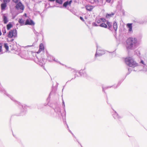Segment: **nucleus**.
<instances>
[{
    "label": "nucleus",
    "mask_w": 147,
    "mask_h": 147,
    "mask_svg": "<svg viewBox=\"0 0 147 147\" xmlns=\"http://www.w3.org/2000/svg\"><path fill=\"white\" fill-rule=\"evenodd\" d=\"M126 48L128 51L134 50L139 45L138 40L136 38L129 37L126 40Z\"/></svg>",
    "instance_id": "1"
},
{
    "label": "nucleus",
    "mask_w": 147,
    "mask_h": 147,
    "mask_svg": "<svg viewBox=\"0 0 147 147\" xmlns=\"http://www.w3.org/2000/svg\"><path fill=\"white\" fill-rule=\"evenodd\" d=\"M125 62L127 65L130 67H134L139 66L138 64L131 57L126 58L125 59Z\"/></svg>",
    "instance_id": "2"
},
{
    "label": "nucleus",
    "mask_w": 147,
    "mask_h": 147,
    "mask_svg": "<svg viewBox=\"0 0 147 147\" xmlns=\"http://www.w3.org/2000/svg\"><path fill=\"white\" fill-rule=\"evenodd\" d=\"M55 111L56 113L57 116L61 118V117L63 119V117L64 118H65V111L64 109V114L63 115L61 112V109L60 107L59 106L56 107L55 109Z\"/></svg>",
    "instance_id": "3"
},
{
    "label": "nucleus",
    "mask_w": 147,
    "mask_h": 147,
    "mask_svg": "<svg viewBox=\"0 0 147 147\" xmlns=\"http://www.w3.org/2000/svg\"><path fill=\"white\" fill-rule=\"evenodd\" d=\"M0 91L2 92L4 94H6V95L9 97L12 100L16 102V103L18 105H20V102L16 100L11 95L8 94L7 93H6L5 91L2 88L1 85H0Z\"/></svg>",
    "instance_id": "4"
},
{
    "label": "nucleus",
    "mask_w": 147,
    "mask_h": 147,
    "mask_svg": "<svg viewBox=\"0 0 147 147\" xmlns=\"http://www.w3.org/2000/svg\"><path fill=\"white\" fill-rule=\"evenodd\" d=\"M17 35V30L16 29L11 30L9 32L8 37L9 38H15Z\"/></svg>",
    "instance_id": "5"
},
{
    "label": "nucleus",
    "mask_w": 147,
    "mask_h": 147,
    "mask_svg": "<svg viewBox=\"0 0 147 147\" xmlns=\"http://www.w3.org/2000/svg\"><path fill=\"white\" fill-rule=\"evenodd\" d=\"M97 49L96 53L95 54V57H96L97 56H99L105 53V51L100 49V47H98L97 46Z\"/></svg>",
    "instance_id": "6"
},
{
    "label": "nucleus",
    "mask_w": 147,
    "mask_h": 147,
    "mask_svg": "<svg viewBox=\"0 0 147 147\" xmlns=\"http://www.w3.org/2000/svg\"><path fill=\"white\" fill-rule=\"evenodd\" d=\"M140 66L142 67L141 70L147 72V65L145 62L142 60H141L140 62Z\"/></svg>",
    "instance_id": "7"
},
{
    "label": "nucleus",
    "mask_w": 147,
    "mask_h": 147,
    "mask_svg": "<svg viewBox=\"0 0 147 147\" xmlns=\"http://www.w3.org/2000/svg\"><path fill=\"white\" fill-rule=\"evenodd\" d=\"M47 59L49 61H54L55 62L59 63L60 64H62L59 62L58 61L57 59H56L53 56H52L48 55H47Z\"/></svg>",
    "instance_id": "8"
},
{
    "label": "nucleus",
    "mask_w": 147,
    "mask_h": 147,
    "mask_svg": "<svg viewBox=\"0 0 147 147\" xmlns=\"http://www.w3.org/2000/svg\"><path fill=\"white\" fill-rule=\"evenodd\" d=\"M113 112L112 116L115 119H119L122 118V117L119 116L115 111L113 109Z\"/></svg>",
    "instance_id": "9"
},
{
    "label": "nucleus",
    "mask_w": 147,
    "mask_h": 147,
    "mask_svg": "<svg viewBox=\"0 0 147 147\" xmlns=\"http://www.w3.org/2000/svg\"><path fill=\"white\" fill-rule=\"evenodd\" d=\"M16 8L18 10L20 9L23 10L24 9V6L21 2H20L17 3L16 6Z\"/></svg>",
    "instance_id": "10"
},
{
    "label": "nucleus",
    "mask_w": 147,
    "mask_h": 147,
    "mask_svg": "<svg viewBox=\"0 0 147 147\" xmlns=\"http://www.w3.org/2000/svg\"><path fill=\"white\" fill-rule=\"evenodd\" d=\"M85 68L83 70H81L78 72L79 74L81 76L86 77L87 76V74L85 71Z\"/></svg>",
    "instance_id": "11"
},
{
    "label": "nucleus",
    "mask_w": 147,
    "mask_h": 147,
    "mask_svg": "<svg viewBox=\"0 0 147 147\" xmlns=\"http://www.w3.org/2000/svg\"><path fill=\"white\" fill-rule=\"evenodd\" d=\"M34 22L31 20L27 19L26 20L25 25H34Z\"/></svg>",
    "instance_id": "12"
},
{
    "label": "nucleus",
    "mask_w": 147,
    "mask_h": 147,
    "mask_svg": "<svg viewBox=\"0 0 147 147\" xmlns=\"http://www.w3.org/2000/svg\"><path fill=\"white\" fill-rule=\"evenodd\" d=\"M44 51V48L43 45L42 44H40L39 45V49L37 52L38 53H40L41 51Z\"/></svg>",
    "instance_id": "13"
},
{
    "label": "nucleus",
    "mask_w": 147,
    "mask_h": 147,
    "mask_svg": "<svg viewBox=\"0 0 147 147\" xmlns=\"http://www.w3.org/2000/svg\"><path fill=\"white\" fill-rule=\"evenodd\" d=\"M86 10L89 11H91L94 8V6L92 5H87L85 6Z\"/></svg>",
    "instance_id": "14"
},
{
    "label": "nucleus",
    "mask_w": 147,
    "mask_h": 147,
    "mask_svg": "<svg viewBox=\"0 0 147 147\" xmlns=\"http://www.w3.org/2000/svg\"><path fill=\"white\" fill-rule=\"evenodd\" d=\"M7 3H3L1 5V7L2 10H4L7 6Z\"/></svg>",
    "instance_id": "15"
},
{
    "label": "nucleus",
    "mask_w": 147,
    "mask_h": 147,
    "mask_svg": "<svg viewBox=\"0 0 147 147\" xmlns=\"http://www.w3.org/2000/svg\"><path fill=\"white\" fill-rule=\"evenodd\" d=\"M113 28L115 31H117V22H114L113 23Z\"/></svg>",
    "instance_id": "16"
},
{
    "label": "nucleus",
    "mask_w": 147,
    "mask_h": 147,
    "mask_svg": "<svg viewBox=\"0 0 147 147\" xmlns=\"http://www.w3.org/2000/svg\"><path fill=\"white\" fill-rule=\"evenodd\" d=\"M129 28L128 31L129 32L132 31V26L131 24H128L127 25Z\"/></svg>",
    "instance_id": "17"
},
{
    "label": "nucleus",
    "mask_w": 147,
    "mask_h": 147,
    "mask_svg": "<svg viewBox=\"0 0 147 147\" xmlns=\"http://www.w3.org/2000/svg\"><path fill=\"white\" fill-rule=\"evenodd\" d=\"M3 18L4 23V24H6L8 21L7 17L4 15L3 17Z\"/></svg>",
    "instance_id": "18"
},
{
    "label": "nucleus",
    "mask_w": 147,
    "mask_h": 147,
    "mask_svg": "<svg viewBox=\"0 0 147 147\" xmlns=\"http://www.w3.org/2000/svg\"><path fill=\"white\" fill-rule=\"evenodd\" d=\"M114 13H111L110 14H107L106 15V17L107 18H109L111 17H112Z\"/></svg>",
    "instance_id": "19"
},
{
    "label": "nucleus",
    "mask_w": 147,
    "mask_h": 147,
    "mask_svg": "<svg viewBox=\"0 0 147 147\" xmlns=\"http://www.w3.org/2000/svg\"><path fill=\"white\" fill-rule=\"evenodd\" d=\"M12 26H13L12 24L10 23H9V24L7 25V30H9Z\"/></svg>",
    "instance_id": "20"
},
{
    "label": "nucleus",
    "mask_w": 147,
    "mask_h": 147,
    "mask_svg": "<svg viewBox=\"0 0 147 147\" xmlns=\"http://www.w3.org/2000/svg\"><path fill=\"white\" fill-rule=\"evenodd\" d=\"M107 24L108 25V26L109 29L110 30H111V28L112 26L111 23L107 21Z\"/></svg>",
    "instance_id": "21"
},
{
    "label": "nucleus",
    "mask_w": 147,
    "mask_h": 147,
    "mask_svg": "<svg viewBox=\"0 0 147 147\" xmlns=\"http://www.w3.org/2000/svg\"><path fill=\"white\" fill-rule=\"evenodd\" d=\"M99 26L101 27H104L105 28H107V24L103 23H102V24H100Z\"/></svg>",
    "instance_id": "22"
},
{
    "label": "nucleus",
    "mask_w": 147,
    "mask_h": 147,
    "mask_svg": "<svg viewBox=\"0 0 147 147\" xmlns=\"http://www.w3.org/2000/svg\"><path fill=\"white\" fill-rule=\"evenodd\" d=\"M4 47L6 49V50L7 51L9 50V46L6 43H4Z\"/></svg>",
    "instance_id": "23"
},
{
    "label": "nucleus",
    "mask_w": 147,
    "mask_h": 147,
    "mask_svg": "<svg viewBox=\"0 0 147 147\" xmlns=\"http://www.w3.org/2000/svg\"><path fill=\"white\" fill-rule=\"evenodd\" d=\"M113 86H106V87H104V88L103 87L102 88V90L103 91H105V90L108 89L109 88H111V87H112Z\"/></svg>",
    "instance_id": "24"
},
{
    "label": "nucleus",
    "mask_w": 147,
    "mask_h": 147,
    "mask_svg": "<svg viewBox=\"0 0 147 147\" xmlns=\"http://www.w3.org/2000/svg\"><path fill=\"white\" fill-rule=\"evenodd\" d=\"M68 5H69L68 3V1H67L65 2L63 4V7H66Z\"/></svg>",
    "instance_id": "25"
},
{
    "label": "nucleus",
    "mask_w": 147,
    "mask_h": 147,
    "mask_svg": "<svg viewBox=\"0 0 147 147\" xmlns=\"http://www.w3.org/2000/svg\"><path fill=\"white\" fill-rule=\"evenodd\" d=\"M56 1L57 3L61 4H62L63 3L62 0H56Z\"/></svg>",
    "instance_id": "26"
},
{
    "label": "nucleus",
    "mask_w": 147,
    "mask_h": 147,
    "mask_svg": "<svg viewBox=\"0 0 147 147\" xmlns=\"http://www.w3.org/2000/svg\"><path fill=\"white\" fill-rule=\"evenodd\" d=\"M19 22L21 24H23L24 23V21L22 19H20L19 20Z\"/></svg>",
    "instance_id": "27"
},
{
    "label": "nucleus",
    "mask_w": 147,
    "mask_h": 147,
    "mask_svg": "<svg viewBox=\"0 0 147 147\" xmlns=\"http://www.w3.org/2000/svg\"><path fill=\"white\" fill-rule=\"evenodd\" d=\"M101 22V18L100 19L96 21V22L98 24H99Z\"/></svg>",
    "instance_id": "28"
},
{
    "label": "nucleus",
    "mask_w": 147,
    "mask_h": 147,
    "mask_svg": "<svg viewBox=\"0 0 147 147\" xmlns=\"http://www.w3.org/2000/svg\"><path fill=\"white\" fill-rule=\"evenodd\" d=\"M2 32L3 33V35L6 33V30L5 28H3L2 30Z\"/></svg>",
    "instance_id": "29"
},
{
    "label": "nucleus",
    "mask_w": 147,
    "mask_h": 147,
    "mask_svg": "<svg viewBox=\"0 0 147 147\" xmlns=\"http://www.w3.org/2000/svg\"><path fill=\"white\" fill-rule=\"evenodd\" d=\"M10 0H3V3H8L10 1Z\"/></svg>",
    "instance_id": "30"
},
{
    "label": "nucleus",
    "mask_w": 147,
    "mask_h": 147,
    "mask_svg": "<svg viewBox=\"0 0 147 147\" xmlns=\"http://www.w3.org/2000/svg\"><path fill=\"white\" fill-rule=\"evenodd\" d=\"M22 108L24 109V110L26 109L27 107L25 105H22Z\"/></svg>",
    "instance_id": "31"
},
{
    "label": "nucleus",
    "mask_w": 147,
    "mask_h": 147,
    "mask_svg": "<svg viewBox=\"0 0 147 147\" xmlns=\"http://www.w3.org/2000/svg\"><path fill=\"white\" fill-rule=\"evenodd\" d=\"M13 1L16 3H18L19 2L18 0H13Z\"/></svg>",
    "instance_id": "32"
},
{
    "label": "nucleus",
    "mask_w": 147,
    "mask_h": 147,
    "mask_svg": "<svg viewBox=\"0 0 147 147\" xmlns=\"http://www.w3.org/2000/svg\"><path fill=\"white\" fill-rule=\"evenodd\" d=\"M101 22H105L106 21L105 19H104V18H101Z\"/></svg>",
    "instance_id": "33"
},
{
    "label": "nucleus",
    "mask_w": 147,
    "mask_h": 147,
    "mask_svg": "<svg viewBox=\"0 0 147 147\" xmlns=\"http://www.w3.org/2000/svg\"><path fill=\"white\" fill-rule=\"evenodd\" d=\"M2 45L1 44H0V52H1L2 51Z\"/></svg>",
    "instance_id": "34"
},
{
    "label": "nucleus",
    "mask_w": 147,
    "mask_h": 147,
    "mask_svg": "<svg viewBox=\"0 0 147 147\" xmlns=\"http://www.w3.org/2000/svg\"><path fill=\"white\" fill-rule=\"evenodd\" d=\"M50 97V95H49V96L48 97V98L47 99V101L48 102H49V101Z\"/></svg>",
    "instance_id": "35"
},
{
    "label": "nucleus",
    "mask_w": 147,
    "mask_h": 147,
    "mask_svg": "<svg viewBox=\"0 0 147 147\" xmlns=\"http://www.w3.org/2000/svg\"><path fill=\"white\" fill-rule=\"evenodd\" d=\"M80 19L83 22L84 21V20L83 18L82 17H80Z\"/></svg>",
    "instance_id": "36"
},
{
    "label": "nucleus",
    "mask_w": 147,
    "mask_h": 147,
    "mask_svg": "<svg viewBox=\"0 0 147 147\" xmlns=\"http://www.w3.org/2000/svg\"><path fill=\"white\" fill-rule=\"evenodd\" d=\"M73 72L76 74L78 72L77 71L74 69H73Z\"/></svg>",
    "instance_id": "37"
},
{
    "label": "nucleus",
    "mask_w": 147,
    "mask_h": 147,
    "mask_svg": "<svg viewBox=\"0 0 147 147\" xmlns=\"http://www.w3.org/2000/svg\"><path fill=\"white\" fill-rule=\"evenodd\" d=\"M93 25L94 26H97L98 25L95 23H93Z\"/></svg>",
    "instance_id": "38"
},
{
    "label": "nucleus",
    "mask_w": 147,
    "mask_h": 147,
    "mask_svg": "<svg viewBox=\"0 0 147 147\" xmlns=\"http://www.w3.org/2000/svg\"><path fill=\"white\" fill-rule=\"evenodd\" d=\"M72 0H70L69 1H68V3L69 5H70V4H71L72 3Z\"/></svg>",
    "instance_id": "39"
},
{
    "label": "nucleus",
    "mask_w": 147,
    "mask_h": 147,
    "mask_svg": "<svg viewBox=\"0 0 147 147\" xmlns=\"http://www.w3.org/2000/svg\"><path fill=\"white\" fill-rule=\"evenodd\" d=\"M138 53L137 54V55L138 56H140V52L139 51H138Z\"/></svg>",
    "instance_id": "40"
},
{
    "label": "nucleus",
    "mask_w": 147,
    "mask_h": 147,
    "mask_svg": "<svg viewBox=\"0 0 147 147\" xmlns=\"http://www.w3.org/2000/svg\"><path fill=\"white\" fill-rule=\"evenodd\" d=\"M45 64V63L44 62L42 63V64H40V65L41 66H43V65Z\"/></svg>",
    "instance_id": "41"
},
{
    "label": "nucleus",
    "mask_w": 147,
    "mask_h": 147,
    "mask_svg": "<svg viewBox=\"0 0 147 147\" xmlns=\"http://www.w3.org/2000/svg\"><path fill=\"white\" fill-rule=\"evenodd\" d=\"M106 1L107 2L109 3L111 1V0H106Z\"/></svg>",
    "instance_id": "42"
},
{
    "label": "nucleus",
    "mask_w": 147,
    "mask_h": 147,
    "mask_svg": "<svg viewBox=\"0 0 147 147\" xmlns=\"http://www.w3.org/2000/svg\"><path fill=\"white\" fill-rule=\"evenodd\" d=\"M63 105H64V106L65 107V104H64V101H63Z\"/></svg>",
    "instance_id": "43"
},
{
    "label": "nucleus",
    "mask_w": 147,
    "mask_h": 147,
    "mask_svg": "<svg viewBox=\"0 0 147 147\" xmlns=\"http://www.w3.org/2000/svg\"><path fill=\"white\" fill-rule=\"evenodd\" d=\"M55 0H49V1H51V2H53L55 1Z\"/></svg>",
    "instance_id": "44"
},
{
    "label": "nucleus",
    "mask_w": 147,
    "mask_h": 147,
    "mask_svg": "<svg viewBox=\"0 0 147 147\" xmlns=\"http://www.w3.org/2000/svg\"><path fill=\"white\" fill-rule=\"evenodd\" d=\"M34 33H35V34H38V33L37 32L35 31L34 32Z\"/></svg>",
    "instance_id": "45"
},
{
    "label": "nucleus",
    "mask_w": 147,
    "mask_h": 147,
    "mask_svg": "<svg viewBox=\"0 0 147 147\" xmlns=\"http://www.w3.org/2000/svg\"><path fill=\"white\" fill-rule=\"evenodd\" d=\"M14 40V39H11V41L12 42L13 41V40Z\"/></svg>",
    "instance_id": "46"
},
{
    "label": "nucleus",
    "mask_w": 147,
    "mask_h": 147,
    "mask_svg": "<svg viewBox=\"0 0 147 147\" xmlns=\"http://www.w3.org/2000/svg\"><path fill=\"white\" fill-rule=\"evenodd\" d=\"M69 131L71 134H72V133H71V131L70 130H69Z\"/></svg>",
    "instance_id": "47"
},
{
    "label": "nucleus",
    "mask_w": 147,
    "mask_h": 147,
    "mask_svg": "<svg viewBox=\"0 0 147 147\" xmlns=\"http://www.w3.org/2000/svg\"><path fill=\"white\" fill-rule=\"evenodd\" d=\"M128 70H129V69H128Z\"/></svg>",
    "instance_id": "48"
},
{
    "label": "nucleus",
    "mask_w": 147,
    "mask_h": 147,
    "mask_svg": "<svg viewBox=\"0 0 147 147\" xmlns=\"http://www.w3.org/2000/svg\"><path fill=\"white\" fill-rule=\"evenodd\" d=\"M24 114H22V115H24Z\"/></svg>",
    "instance_id": "49"
},
{
    "label": "nucleus",
    "mask_w": 147,
    "mask_h": 147,
    "mask_svg": "<svg viewBox=\"0 0 147 147\" xmlns=\"http://www.w3.org/2000/svg\"><path fill=\"white\" fill-rule=\"evenodd\" d=\"M24 114H22V115H24Z\"/></svg>",
    "instance_id": "50"
},
{
    "label": "nucleus",
    "mask_w": 147,
    "mask_h": 147,
    "mask_svg": "<svg viewBox=\"0 0 147 147\" xmlns=\"http://www.w3.org/2000/svg\"><path fill=\"white\" fill-rule=\"evenodd\" d=\"M24 114H22V115H24Z\"/></svg>",
    "instance_id": "51"
},
{
    "label": "nucleus",
    "mask_w": 147,
    "mask_h": 147,
    "mask_svg": "<svg viewBox=\"0 0 147 147\" xmlns=\"http://www.w3.org/2000/svg\"><path fill=\"white\" fill-rule=\"evenodd\" d=\"M67 127L68 128V126L67 125Z\"/></svg>",
    "instance_id": "52"
},
{
    "label": "nucleus",
    "mask_w": 147,
    "mask_h": 147,
    "mask_svg": "<svg viewBox=\"0 0 147 147\" xmlns=\"http://www.w3.org/2000/svg\"><path fill=\"white\" fill-rule=\"evenodd\" d=\"M45 105V106H46V105Z\"/></svg>",
    "instance_id": "53"
},
{
    "label": "nucleus",
    "mask_w": 147,
    "mask_h": 147,
    "mask_svg": "<svg viewBox=\"0 0 147 147\" xmlns=\"http://www.w3.org/2000/svg\"><path fill=\"white\" fill-rule=\"evenodd\" d=\"M76 77V75H75V78Z\"/></svg>",
    "instance_id": "54"
}]
</instances>
